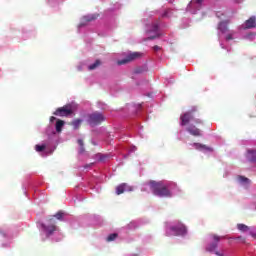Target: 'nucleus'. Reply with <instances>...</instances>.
I'll use <instances>...</instances> for the list:
<instances>
[{
  "label": "nucleus",
  "mask_w": 256,
  "mask_h": 256,
  "mask_svg": "<svg viewBox=\"0 0 256 256\" xmlns=\"http://www.w3.org/2000/svg\"><path fill=\"white\" fill-rule=\"evenodd\" d=\"M205 0H191V2L188 5V9L191 11V9H194L193 13H197L203 5V2Z\"/></svg>",
  "instance_id": "9"
},
{
  "label": "nucleus",
  "mask_w": 256,
  "mask_h": 256,
  "mask_svg": "<svg viewBox=\"0 0 256 256\" xmlns=\"http://www.w3.org/2000/svg\"><path fill=\"white\" fill-rule=\"evenodd\" d=\"M236 239H238V241H242V243H245V238L242 236H238Z\"/></svg>",
  "instance_id": "29"
},
{
  "label": "nucleus",
  "mask_w": 256,
  "mask_h": 256,
  "mask_svg": "<svg viewBox=\"0 0 256 256\" xmlns=\"http://www.w3.org/2000/svg\"><path fill=\"white\" fill-rule=\"evenodd\" d=\"M53 115H56L57 117H69V115H73V109L70 105H65L57 108Z\"/></svg>",
  "instance_id": "4"
},
{
  "label": "nucleus",
  "mask_w": 256,
  "mask_h": 256,
  "mask_svg": "<svg viewBox=\"0 0 256 256\" xmlns=\"http://www.w3.org/2000/svg\"><path fill=\"white\" fill-rule=\"evenodd\" d=\"M148 185L153 195H155L156 197H173V194L171 193V190H169V187L161 181L157 182L155 180H151L150 182H148Z\"/></svg>",
  "instance_id": "1"
},
{
  "label": "nucleus",
  "mask_w": 256,
  "mask_h": 256,
  "mask_svg": "<svg viewBox=\"0 0 256 256\" xmlns=\"http://www.w3.org/2000/svg\"><path fill=\"white\" fill-rule=\"evenodd\" d=\"M133 191V187L127 183H122L116 187V195H123V193Z\"/></svg>",
  "instance_id": "10"
},
{
  "label": "nucleus",
  "mask_w": 256,
  "mask_h": 256,
  "mask_svg": "<svg viewBox=\"0 0 256 256\" xmlns=\"http://www.w3.org/2000/svg\"><path fill=\"white\" fill-rule=\"evenodd\" d=\"M2 235L5 237V233H2Z\"/></svg>",
  "instance_id": "35"
},
{
  "label": "nucleus",
  "mask_w": 256,
  "mask_h": 256,
  "mask_svg": "<svg viewBox=\"0 0 256 256\" xmlns=\"http://www.w3.org/2000/svg\"><path fill=\"white\" fill-rule=\"evenodd\" d=\"M78 145L80 146V153H84L85 148L83 147L84 144L82 139H78Z\"/></svg>",
  "instance_id": "25"
},
{
  "label": "nucleus",
  "mask_w": 256,
  "mask_h": 256,
  "mask_svg": "<svg viewBox=\"0 0 256 256\" xmlns=\"http://www.w3.org/2000/svg\"><path fill=\"white\" fill-rule=\"evenodd\" d=\"M256 27V17L252 16L245 21V29H254Z\"/></svg>",
  "instance_id": "12"
},
{
  "label": "nucleus",
  "mask_w": 256,
  "mask_h": 256,
  "mask_svg": "<svg viewBox=\"0 0 256 256\" xmlns=\"http://www.w3.org/2000/svg\"><path fill=\"white\" fill-rule=\"evenodd\" d=\"M218 29L221 33H227V31H229V21H221L218 24Z\"/></svg>",
  "instance_id": "13"
},
{
  "label": "nucleus",
  "mask_w": 256,
  "mask_h": 256,
  "mask_svg": "<svg viewBox=\"0 0 256 256\" xmlns=\"http://www.w3.org/2000/svg\"><path fill=\"white\" fill-rule=\"evenodd\" d=\"M46 147H47V146H46L45 144L36 145V146H35V149H36V151H37L38 153H41V151H45Z\"/></svg>",
  "instance_id": "23"
},
{
  "label": "nucleus",
  "mask_w": 256,
  "mask_h": 256,
  "mask_svg": "<svg viewBox=\"0 0 256 256\" xmlns=\"http://www.w3.org/2000/svg\"><path fill=\"white\" fill-rule=\"evenodd\" d=\"M215 255H217V256H223V254H221V253H219V252H215Z\"/></svg>",
  "instance_id": "33"
},
{
  "label": "nucleus",
  "mask_w": 256,
  "mask_h": 256,
  "mask_svg": "<svg viewBox=\"0 0 256 256\" xmlns=\"http://www.w3.org/2000/svg\"><path fill=\"white\" fill-rule=\"evenodd\" d=\"M64 125H65V121H63V120H57L56 121V131H57V133H61V131H63Z\"/></svg>",
  "instance_id": "16"
},
{
  "label": "nucleus",
  "mask_w": 256,
  "mask_h": 256,
  "mask_svg": "<svg viewBox=\"0 0 256 256\" xmlns=\"http://www.w3.org/2000/svg\"><path fill=\"white\" fill-rule=\"evenodd\" d=\"M148 33H156L154 36L148 37L147 41H153V39H159L161 35L159 34V21L154 22L151 26V29L148 30Z\"/></svg>",
  "instance_id": "7"
},
{
  "label": "nucleus",
  "mask_w": 256,
  "mask_h": 256,
  "mask_svg": "<svg viewBox=\"0 0 256 256\" xmlns=\"http://www.w3.org/2000/svg\"><path fill=\"white\" fill-rule=\"evenodd\" d=\"M211 238L214 242H212L206 246V251H208L209 253H213V251H215V249H217V247H219V241H221V239H225V236L211 234Z\"/></svg>",
  "instance_id": "3"
},
{
  "label": "nucleus",
  "mask_w": 256,
  "mask_h": 256,
  "mask_svg": "<svg viewBox=\"0 0 256 256\" xmlns=\"http://www.w3.org/2000/svg\"><path fill=\"white\" fill-rule=\"evenodd\" d=\"M57 120V118H55V116H51L50 117V123H53L54 121H56Z\"/></svg>",
  "instance_id": "32"
},
{
  "label": "nucleus",
  "mask_w": 256,
  "mask_h": 256,
  "mask_svg": "<svg viewBox=\"0 0 256 256\" xmlns=\"http://www.w3.org/2000/svg\"><path fill=\"white\" fill-rule=\"evenodd\" d=\"M193 147H195V149H197L198 151H213L211 147H208L207 145L201 143H194Z\"/></svg>",
  "instance_id": "15"
},
{
  "label": "nucleus",
  "mask_w": 256,
  "mask_h": 256,
  "mask_svg": "<svg viewBox=\"0 0 256 256\" xmlns=\"http://www.w3.org/2000/svg\"><path fill=\"white\" fill-rule=\"evenodd\" d=\"M238 231H241L242 233H247L249 231V226L245 224H237Z\"/></svg>",
  "instance_id": "18"
},
{
  "label": "nucleus",
  "mask_w": 256,
  "mask_h": 256,
  "mask_svg": "<svg viewBox=\"0 0 256 256\" xmlns=\"http://www.w3.org/2000/svg\"><path fill=\"white\" fill-rule=\"evenodd\" d=\"M103 121H105V116L103 115V113H100V112H94L90 114L88 118V123L92 127L101 125Z\"/></svg>",
  "instance_id": "2"
},
{
  "label": "nucleus",
  "mask_w": 256,
  "mask_h": 256,
  "mask_svg": "<svg viewBox=\"0 0 256 256\" xmlns=\"http://www.w3.org/2000/svg\"><path fill=\"white\" fill-rule=\"evenodd\" d=\"M134 73H137V74L143 73V69L137 68V69H135Z\"/></svg>",
  "instance_id": "30"
},
{
  "label": "nucleus",
  "mask_w": 256,
  "mask_h": 256,
  "mask_svg": "<svg viewBox=\"0 0 256 256\" xmlns=\"http://www.w3.org/2000/svg\"><path fill=\"white\" fill-rule=\"evenodd\" d=\"M217 17H221L219 14H217Z\"/></svg>",
  "instance_id": "34"
},
{
  "label": "nucleus",
  "mask_w": 256,
  "mask_h": 256,
  "mask_svg": "<svg viewBox=\"0 0 256 256\" xmlns=\"http://www.w3.org/2000/svg\"><path fill=\"white\" fill-rule=\"evenodd\" d=\"M42 227L48 235H53V233H55V231H57V226H55V224H51L49 226H46L45 224H42Z\"/></svg>",
  "instance_id": "14"
},
{
  "label": "nucleus",
  "mask_w": 256,
  "mask_h": 256,
  "mask_svg": "<svg viewBox=\"0 0 256 256\" xmlns=\"http://www.w3.org/2000/svg\"><path fill=\"white\" fill-rule=\"evenodd\" d=\"M117 237H119V234L117 233H112L110 234L107 238H106V241L108 243H111V241H115V239H117Z\"/></svg>",
  "instance_id": "21"
},
{
  "label": "nucleus",
  "mask_w": 256,
  "mask_h": 256,
  "mask_svg": "<svg viewBox=\"0 0 256 256\" xmlns=\"http://www.w3.org/2000/svg\"><path fill=\"white\" fill-rule=\"evenodd\" d=\"M153 49H154V51H161V47H160V46H157V45H155V46L153 47Z\"/></svg>",
  "instance_id": "31"
},
{
  "label": "nucleus",
  "mask_w": 256,
  "mask_h": 256,
  "mask_svg": "<svg viewBox=\"0 0 256 256\" xmlns=\"http://www.w3.org/2000/svg\"><path fill=\"white\" fill-rule=\"evenodd\" d=\"M170 231H172L173 235H175V236L187 235V228L183 224H178L177 226H172L170 228Z\"/></svg>",
  "instance_id": "8"
},
{
  "label": "nucleus",
  "mask_w": 256,
  "mask_h": 256,
  "mask_svg": "<svg viewBox=\"0 0 256 256\" xmlns=\"http://www.w3.org/2000/svg\"><path fill=\"white\" fill-rule=\"evenodd\" d=\"M194 122L196 123V125H203V120L199 118L195 119Z\"/></svg>",
  "instance_id": "28"
},
{
  "label": "nucleus",
  "mask_w": 256,
  "mask_h": 256,
  "mask_svg": "<svg viewBox=\"0 0 256 256\" xmlns=\"http://www.w3.org/2000/svg\"><path fill=\"white\" fill-rule=\"evenodd\" d=\"M238 181L240 183H246V185H249V183H251V180H249V178L244 177V176H239Z\"/></svg>",
  "instance_id": "22"
},
{
  "label": "nucleus",
  "mask_w": 256,
  "mask_h": 256,
  "mask_svg": "<svg viewBox=\"0 0 256 256\" xmlns=\"http://www.w3.org/2000/svg\"><path fill=\"white\" fill-rule=\"evenodd\" d=\"M97 17H99V15H88L84 17V21H86V23H91V21H95V19H97Z\"/></svg>",
  "instance_id": "20"
},
{
  "label": "nucleus",
  "mask_w": 256,
  "mask_h": 256,
  "mask_svg": "<svg viewBox=\"0 0 256 256\" xmlns=\"http://www.w3.org/2000/svg\"><path fill=\"white\" fill-rule=\"evenodd\" d=\"M81 123H83V120L76 119V120L72 121L70 123V125H72L73 129L77 130V129H79V127H81Z\"/></svg>",
  "instance_id": "17"
},
{
  "label": "nucleus",
  "mask_w": 256,
  "mask_h": 256,
  "mask_svg": "<svg viewBox=\"0 0 256 256\" xmlns=\"http://www.w3.org/2000/svg\"><path fill=\"white\" fill-rule=\"evenodd\" d=\"M101 65V60H96L93 64L88 66L89 71L97 69Z\"/></svg>",
  "instance_id": "19"
},
{
  "label": "nucleus",
  "mask_w": 256,
  "mask_h": 256,
  "mask_svg": "<svg viewBox=\"0 0 256 256\" xmlns=\"http://www.w3.org/2000/svg\"><path fill=\"white\" fill-rule=\"evenodd\" d=\"M226 41H233V33H230L226 36Z\"/></svg>",
  "instance_id": "27"
},
{
  "label": "nucleus",
  "mask_w": 256,
  "mask_h": 256,
  "mask_svg": "<svg viewBox=\"0 0 256 256\" xmlns=\"http://www.w3.org/2000/svg\"><path fill=\"white\" fill-rule=\"evenodd\" d=\"M54 217H56L59 221H61V219H63V212H57Z\"/></svg>",
  "instance_id": "26"
},
{
  "label": "nucleus",
  "mask_w": 256,
  "mask_h": 256,
  "mask_svg": "<svg viewBox=\"0 0 256 256\" xmlns=\"http://www.w3.org/2000/svg\"><path fill=\"white\" fill-rule=\"evenodd\" d=\"M167 17H171V9L165 10L164 13H162V15H161L162 19H165Z\"/></svg>",
  "instance_id": "24"
},
{
  "label": "nucleus",
  "mask_w": 256,
  "mask_h": 256,
  "mask_svg": "<svg viewBox=\"0 0 256 256\" xmlns=\"http://www.w3.org/2000/svg\"><path fill=\"white\" fill-rule=\"evenodd\" d=\"M195 110H190L188 112H185L184 114H182L180 116V125L182 127H185L186 125H189V123H191V121H193L194 116H193V113H194Z\"/></svg>",
  "instance_id": "6"
},
{
  "label": "nucleus",
  "mask_w": 256,
  "mask_h": 256,
  "mask_svg": "<svg viewBox=\"0 0 256 256\" xmlns=\"http://www.w3.org/2000/svg\"><path fill=\"white\" fill-rule=\"evenodd\" d=\"M186 131H188L193 137H201V129L197 128L195 125H189L186 128Z\"/></svg>",
  "instance_id": "11"
},
{
  "label": "nucleus",
  "mask_w": 256,
  "mask_h": 256,
  "mask_svg": "<svg viewBox=\"0 0 256 256\" xmlns=\"http://www.w3.org/2000/svg\"><path fill=\"white\" fill-rule=\"evenodd\" d=\"M236 1H241V0H236Z\"/></svg>",
  "instance_id": "36"
},
{
  "label": "nucleus",
  "mask_w": 256,
  "mask_h": 256,
  "mask_svg": "<svg viewBox=\"0 0 256 256\" xmlns=\"http://www.w3.org/2000/svg\"><path fill=\"white\" fill-rule=\"evenodd\" d=\"M143 57V54L139 52H133L130 53L126 58L122 60H118V65H127V63H131V61H135L136 59H141Z\"/></svg>",
  "instance_id": "5"
}]
</instances>
